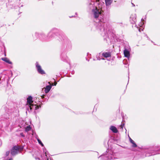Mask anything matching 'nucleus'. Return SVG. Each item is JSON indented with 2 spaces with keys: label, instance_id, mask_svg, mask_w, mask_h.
<instances>
[{
  "label": "nucleus",
  "instance_id": "f257e3e1",
  "mask_svg": "<svg viewBox=\"0 0 160 160\" xmlns=\"http://www.w3.org/2000/svg\"><path fill=\"white\" fill-rule=\"evenodd\" d=\"M102 5L103 4L100 3L99 0H97L95 2H92L90 3L89 7L92 10L93 17L99 21L98 27L100 30L105 32L107 30V25L105 23L106 19L104 17Z\"/></svg>",
  "mask_w": 160,
  "mask_h": 160
},
{
  "label": "nucleus",
  "instance_id": "f03ea898",
  "mask_svg": "<svg viewBox=\"0 0 160 160\" xmlns=\"http://www.w3.org/2000/svg\"><path fill=\"white\" fill-rule=\"evenodd\" d=\"M149 154L146 153V156H149L151 155H153L156 154H160V146H156L154 148L152 149L150 151Z\"/></svg>",
  "mask_w": 160,
  "mask_h": 160
},
{
  "label": "nucleus",
  "instance_id": "7ed1b4c3",
  "mask_svg": "<svg viewBox=\"0 0 160 160\" xmlns=\"http://www.w3.org/2000/svg\"><path fill=\"white\" fill-rule=\"evenodd\" d=\"M19 148L18 146H14L12 149L11 153L12 155H14L18 154L19 151Z\"/></svg>",
  "mask_w": 160,
  "mask_h": 160
},
{
  "label": "nucleus",
  "instance_id": "20e7f679",
  "mask_svg": "<svg viewBox=\"0 0 160 160\" xmlns=\"http://www.w3.org/2000/svg\"><path fill=\"white\" fill-rule=\"evenodd\" d=\"M36 66L38 72L39 73L42 74L45 73V72L42 69L41 66L38 64V62L36 63Z\"/></svg>",
  "mask_w": 160,
  "mask_h": 160
},
{
  "label": "nucleus",
  "instance_id": "39448f33",
  "mask_svg": "<svg viewBox=\"0 0 160 160\" xmlns=\"http://www.w3.org/2000/svg\"><path fill=\"white\" fill-rule=\"evenodd\" d=\"M136 15L135 14H132L130 17V21L132 24H134L136 22Z\"/></svg>",
  "mask_w": 160,
  "mask_h": 160
},
{
  "label": "nucleus",
  "instance_id": "423d86ee",
  "mask_svg": "<svg viewBox=\"0 0 160 160\" xmlns=\"http://www.w3.org/2000/svg\"><path fill=\"white\" fill-rule=\"evenodd\" d=\"M28 106L30 110L34 109V110H37L39 108L38 106L36 105L35 104L34 105L32 104Z\"/></svg>",
  "mask_w": 160,
  "mask_h": 160
},
{
  "label": "nucleus",
  "instance_id": "0eeeda50",
  "mask_svg": "<svg viewBox=\"0 0 160 160\" xmlns=\"http://www.w3.org/2000/svg\"><path fill=\"white\" fill-rule=\"evenodd\" d=\"M52 86L51 85H47L46 86V88H45L44 91L46 93H47L51 90L52 88Z\"/></svg>",
  "mask_w": 160,
  "mask_h": 160
},
{
  "label": "nucleus",
  "instance_id": "6e6552de",
  "mask_svg": "<svg viewBox=\"0 0 160 160\" xmlns=\"http://www.w3.org/2000/svg\"><path fill=\"white\" fill-rule=\"evenodd\" d=\"M124 54L125 57L129 58L130 56L129 51L127 49H125L124 51Z\"/></svg>",
  "mask_w": 160,
  "mask_h": 160
},
{
  "label": "nucleus",
  "instance_id": "1a4fd4ad",
  "mask_svg": "<svg viewBox=\"0 0 160 160\" xmlns=\"http://www.w3.org/2000/svg\"><path fill=\"white\" fill-rule=\"evenodd\" d=\"M110 129L114 133H116L118 132V130L114 126H111Z\"/></svg>",
  "mask_w": 160,
  "mask_h": 160
},
{
  "label": "nucleus",
  "instance_id": "9d476101",
  "mask_svg": "<svg viewBox=\"0 0 160 160\" xmlns=\"http://www.w3.org/2000/svg\"><path fill=\"white\" fill-rule=\"evenodd\" d=\"M27 102L28 104V106L32 104V103L33 102L32 101V97L31 96H29L27 99Z\"/></svg>",
  "mask_w": 160,
  "mask_h": 160
},
{
  "label": "nucleus",
  "instance_id": "9b49d317",
  "mask_svg": "<svg viewBox=\"0 0 160 160\" xmlns=\"http://www.w3.org/2000/svg\"><path fill=\"white\" fill-rule=\"evenodd\" d=\"M102 55L105 58H107L111 57V54L110 52H104L102 53Z\"/></svg>",
  "mask_w": 160,
  "mask_h": 160
},
{
  "label": "nucleus",
  "instance_id": "f8f14e48",
  "mask_svg": "<svg viewBox=\"0 0 160 160\" xmlns=\"http://www.w3.org/2000/svg\"><path fill=\"white\" fill-rule=\"evenodd\" d=\"M1 59L2 60H3V61L6 62H7L8 64H12V62L10 61L9 60L8 58H1Z\"/></svg>",
  "mask_w": 160,
  "mask_h": 160
},
{
  "label": "nucleus",
  "instance_id": "ddd939ff",
  "mask_svg": "<svg viewBox=\"0 0 160 160\" xmlns=\"http://www.w3.org/2000/svg\"><path fill=\"white\" fill-rule=\"evenodd\" d=\"M129 140L130 142L132 144V147L134 148L136 147L137 146L134 142L130 138H129Z\"/></svg>",
  "mask_w": 160,
  "mask_h": 160
},
{
  "label": "nucleus",
  "instance_id": "4468645a",
  "mask_svg": "<svg viewBox=\"0 0 160 160\" xmlns=\"http://www.w3.org/2000/svg\"><path fill=\"white\" fill-rule=\"evenodd\" d=\"M106 5L107 6H109L112 3V0H105Z\"/></svg>",
  "mask_w": 160,
  "mask_h": 160
},
{
  "label": "nucleus",
  "instance_id": "2eb2a0df",
  "mask_svg": "<svg viewBox=\"0 0 160 160\" xmlns=\"http://www.w3.org/2000/svg\"><path fill=\"white\" fill-rule=\"evenodd\" d=\"M31 129V127L29 126H28L26 128L25 131L26 132H28V131H30Z\"/></svg>",
  "mask_w": 160,
  "mask_h": 160
},
{
  "label": "nucleus",
  "instance_id": "dca6fc26",
  "mask_svg": "<svg viewBox=\"0 0 160 160\" xmlns=\"http://www.w3.org/2000/svg\"><path fill=\"white\" fill-rule=\"evenodd\" d=\"M36 138L37 139V140L38 142L40 144L42 143L41 141L38 138Z\"/></svg>",
  "mask_w": 160,
  "mask_h": 160
},
{
  "label": "nucleus",
  "instance_id": "f3484780",
  "mask_svg": "<svg viewBox=\"0 0 160 160\" xmlns=\"http://www.w3.org/2000/svg\"><path fill=\"white\" fill-rule=\"evenodd\" d=\"M124 124H122L120 126V128H121L122 130L123 127H124Z\"/></svg>",
  "mask_w": 160,
  "mask_h": 160
},
{
  "label": "nucleus",
  "instance_id": "a211bd4d",
  "mask_svg": "<svg viewBox=\"0 0 160 160\" xmlns=\"http://www.w3.org/2000/svg\"><path fill=\"white\" fill-rule=\"evenodd\" d=\"M20 135L22 137H25V136L23 134L22 132L20 133Z\"/></svg>",
  "mask_w": 160,
  "mask_h": 160
},
{
  "label": "nucleus",
  "instance_id": "6ab92c4d",
  "mask_svg": "<svg viewBox=\"0 0 160 160\" xmlns=\"http://www.w3.org/2000/svg\"><path fill=\"white\" fill-rule=\"evenodd\" d=\"M9 151H7L6 152V155L7 156H8L9 154Z\"/></svg>",
  "mask_w": 160,
  "mask_h": 160
},
{
  "label": "nucleus",
  "instance_id": "aec40b11",
  "mask_svg": "<svg viewBox=\"0 0 160 160\" xmlns=\"http://www.w3.org/2000/svg\"><path fill=\"white\" fill-rule=\"evenodd\" d=\"M143 24L142 23V22H141V23L139 25V26L140 27H142Z\"/></svg>",
  "mask_w": 160,
  "mask_h": 160
},
{
  "label": "nucleus",
  "instance_id": "412c9836",
  "mask_svg": "<svg viewBox=\"0 0 160 160\" xmlns=\"http://www.w3.org/2000/svg\"><path fill=\"white\" fill-rule=\"evenodd\" d=\"M52 35V33L51 32H50L48 34V35L49 36H50L51 35Z\"/></svg>",
  "mask_w": 160,
  "mask_h": 160
},
{
  "label": "nucleus",
  "instance_id": "4be33fe9",
  "mask_svg": "<svg viewBox=\"0 0 160 160\" xmlns=\"http://www.w3.org/2000/svg\"><path fill=\"white\" fill-rule=\"evenodd\" d=\"M141 30L142 31V29H140V28H139V32H141Z\"/></svg>",
  "mask_w": 160,
  "mask_h": 160
},
{
  "label": "nucleus",
  "instance_id": "5701e85b",
  "mask_svg": "<svg viewBox=\"0 0 160 160\" xmlns=\"http://www.w3.org/2000/svg\"><path fill=\"white\" fill-rule=\"evenodd\" d=\"M40 144V145H41L42 146V147H43V144L42 143H41V144Z\"/></svg>",
  "mask_w": 160,
  "mask_h": 160
},
{
  "label": "nucleus",
  "instance_id": "b1692460",
  "mask_svg": "<svg viewBox=\"0 0 160 160\" xmlns=\"http://www.w3.org/2000/svg\"><path fill=\"white\" fill-rule=\"evenodd\" d=\"M97 59L98 60H100V58H98V57H97Z\"/></svg>",
  "mask_w": 160,
  "mask_h": 160
},
{
  "label": "nucleus",
  "instance_id": "393cba45",
  "mask_svg": "<svg viewBox=\"0 0 160 160\" xmlns=\"http://www.w3.org/2000/svg\"><path fill=\"white\" fill-rule=\"evenodd\" d=\"M57 82H55V84H54V85L56 86V84H57Z\"/></svg>",
  "mask_w": 160,
  "mask_h": 160
},
{
  "label": "nucleus",
  "instance_id": "a878e982",
  "mask_svg": "<svg viewBox=\"0 0 160 160\" xmlns=\"http://www.w3.org/2000/svg\"><path fill=\"white\" fill-rule=\"evenodd\" d=\"M8 160H12V158H10L9 159H8Z\"/></svg>",
  "mask_w": 160,
  "mask_h": 160
},
{
  "label": "nucleus",
  "instance_id": "bb28decb",
  "mask_svg": "<svg viewBox=\"0 0 160 160\" xmlns=\"http://www.w3.org/2000/svg\"><path fill=\"white\" fill-rule=\"evenodd\" d=\"M132 4L133 5V6H135V5L133 3H132Z\"/></svg>",
  "mask_w": 160,
  "mask_h": 160
},
{
  "label": "nucleus",
  "instance_id": "cd10ccee",
  "mask_svg": "<svg viewBox=\"0 0 160 160\" xmlns=\"http://www.w3.org/2000/svg\"><path fill=\"white\" fill-rule=\"evenodd\" d=\"M42 98H43L44 97V96H42Z\"/></svg>",
  "mask_w": 160,
  "mask_h": 160
},
{
  "label": "nucleus",
  "instance_id": "c85d7f7f",
  "mask_svg": "<svg viewBox=\"0 0 160 160\" xmlns=\"http://www.w3.org/2000/svg\"><path fill=\"white\" fill-rule=\"evenodd\" d=\"M72 74H73V73H74V72H72Z\"/></svg>",
  "mask_w": 160,
  "mask_h": 160
}]
</instances>
